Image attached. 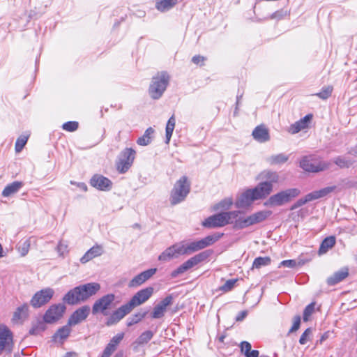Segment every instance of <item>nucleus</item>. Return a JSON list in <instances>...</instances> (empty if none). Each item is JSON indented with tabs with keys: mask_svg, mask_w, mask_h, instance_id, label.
<instances>
[{
	"mask_svg": "<svg viewBox=\"0 0 357 357\" xmlns=\"http://www.w3.org/2000/svg\"><path fill=\"white\" fill-rule=\"evenodd\" d=\"M100 289V285L96 282L79 285L70 290L63 298V302L69 305L84 302L95 295Z\"/></svg>",
	"mask_w": 357,
	"mask_h": 357,
	"instance_id": "f257e3e1",
	"label": "nucleus"
},
{
	"mask_svg": "<svg viewBox=\"0 0 357 357\" xmlns=\"http://www.w3.org/2000/svg\"><path fill=\"white\" fill-rule=\"evenodd\" d=\"M240 213V211L219 213L205 219L202 225L206 228L222 227L232 222Z\"/></svg>",
	"mask_w": 357,
	"mask_h": 357,
	"instance_id": "f03ea898",
	"label": "nucleus"
},
{
	"mask_svg": "<svg viewBox=\"0 0 357 357\" xmlns=\"http://www.w3.org/2000/svg\"><path fill=\"white\" fill-rule=\"evenodd\" d=\"M271 215V211H260L248 216H238L234 222V228L236 229H245L263 222Z\"/></svg>",
	"mask_w": 357,
	"mask_h": 357,
	"instance_id": "7ed1b4c3",
	"label": "nucleus"
},
{
	"mask_svg": "<svg viewBox=\"0 0 357 357\" xmlns=\"http://www.w3.org/2000/svg\"><path fill=\"white\" fill-rule=\"evenodd\" d=\"M190 190V183L187 176H183L174 184L171 191L170 202L172 205H176L183 202Z\"/></svg>",
	"mask_w": 357,
	"mask_h": 357,
	"instance_id": "20e7f679",
	"label": "nucleus"
},
{
	"mask_svg": "<svg viewBox=\"0 0 357 357\" xmlns=\"http://www.w3.org/2000/svg\"><path fill=\"white\" fill-rule=\"evenodd\" d=\"M169 76L166 72H161L153 77L149 86V92L153 99L160 98L169 84Z\"/></svg>",
	"mask_w": 357,
	"mask_h": 357,
	"instance_id": "39448f33",
	"label": "nucleus"
},
{
	"mask_svg": "<svg viewBox=\"0 0 357 357\" xmlns=\"http://www.w3.org/2000/svg\"><path fill=\"white\" fill-rule=\"evenodd\" d=\"M299 194L300 190L297 188L287 189L271 196L264 205L266 206H282L290 202Z\"/></svg>",
	"mask_w": 357,
	"mask_h": 357,
	"instance_id": "423d86ee",
	"label": "nucleus"
},
{
	"mask_svg": "<svg viewBox=\"0 0 357 357\" xmlns=\"http://www.w3.org/2000/svg\"><path fill=\"white\" fill-rule=\"evenodd\" d=\"M300 167L306 172H319L328 169L330 163L310 155L303 158L300 162Z\"/></svg>",
	"mask_w": 357,
	"mask_h": 357,
	"instance_id": "0eeeda50",
	"label": "nucleus"
},
{
	"mask_svg": "<svg viewBox=\"0 0 357 357\" xmlns=\"http://www.w3.org/2000/svg\"><path fill=\"white\" fill-rule=\"evenodd\" d=\"M136 152L131 148H126L121 152L116 162V169L121 174H124L132 165Z\"/></svg>",
	"mask_w": 357,
	"mask_h": 357,
	"instance_id": "6e6552de",
	"label": "nucleus"
},
{
	"mask_svg": "<svg viewBox=\"0 0 357 357\" xmlns=\"http://www.w3.org/2000/svg\"><path fill=\"white\" fill-rule=\"evenodd\" d=\"M207 256L208 255L205 252H202L190 258L171 273L172 278H174L183 274L206 259Z\"/></svg>",
	"mask_w": 357,
	"mask_h": 357,
	"instance_id": "1a4fd4ad",
	"label": "nucleus"
},
{
	"mask_svg": "<svg viewBox=\"0 0 357 357\" xmlns=\"http://www.w3.org/2000/svg\"><path fill=\"white\" fill-rule=\"evenodd\" d=\"M54 291L53 289L47 287L41 289L32 296L30 304L34 308H39L47 303L53 297Z\"/></svg>",
	"mask_w": 357,
	"mask_h": 357,
	"instance_id": "9d476101",
	"label": "nucleus"
},
{
	"mask_svg": "<svg viewBox=\"0 0 357 357\" xmlns=\"http://www.w3.org/2000/svg\"><path fill=\"white\" fill-rule=\"evenodd\" d=\"M66 309V306L61 303L51 305L44 314L45 322L47 324L56 322L63 317Z\"/></svg>",
	"mask_w": 357,
	"mask_h": 357,
	"instance_id": "9b49d317",
	"label": "nucleus"
},
{
	"mask_svg": "<svg viewBox=\"0 0 357 357\" xmlns=\"http://www.w3.org/2000/svg\"><path fill=\"white\" fill-rule=\"evenodd\" d=\"M153 291L154 289L151 287L141 289L140 291H137L127 303L132 310L135 307L139 306L147 301L153 295Z\"/></svg>",
	"mask_w": 357,
	"mask_h": 357,
	"instance_id": "f8f14e48",
	"label": "nucleus"
},
{
	"mask_svg": "<svg viewBox=\"0 0 357 357\" xmlns=\"http://www.w3.org/2000/svg\"><path fill=\"white\" fill-rule=\"evenodd\" d=\"M115 299V296L113 294H109L103 296L98 300H97L92 307L93 314H97L98 312L102 313L104 315H107V310L110 308L111 305Z\"/></svg>",
	"mask_w": 357,
	"mask_h": 357,
	"instance_id": "ddd939ff",
	"label": "nucleus"
},
{
	"mask_svg": "<svg viewBox=\"0 0 357 357\" xmlns=\"http://www.w3.org/2000/svg\"><path fill=\"white\" fill-rule=\"evenodd\" d=\"M13 349V334L5 325H0V354L3 351L10 352Z\"/></svg>",
	"mask_w": 357,
	"mask_h": 357,
	"instance_id": "4468645a",
	"label": "nucleus"
},
{
	"mask_svg": "<svg viewBox=\"0 0 357 357\" xmlns=\"http://www.w3.org/2000/svg\"><path fill=\"white\" fill-rule=\"evenodd\" d=\"M173 303V296L168 295L163 298L158 304H157L151 313V317L153 319L162 318L167 310V307L171 305Z\"/></svg>",
	"mask_w": 357,
	"mask_h": 357,
	"instance_id": "2eb2a0df",
	"label": "nucleus"
},
{
	"mask_svg": "<svg viewBox=\"0 0 357 357\" xmlns=\"http://www.w3.org/2000/svg\"><path fill=\"white\" fill-rule=\"evenodd\" d=\"M183 255L182 249L180 243H175L173 245L167 248L163 251L158 257L160 261H168L174 258H177L178 256Z\"/></svg>",
	"mask_w": 357,
	"mask_h": 357,
	"instance_id": "dca6fc26",
	"label": "nucleus"
},
{
	"mask_svg": "<svg viewBox=\"0 0 357 357\" xmlns=\"http://www.w3.org/2000/svg\"><path fill=\"white\" fill-rule=\"evenodd\" d=\"M312 118L313 115L312 114H307L303 118L298 121H296L294 123L288 127L287 131L290 134L294 135L305 128H307Z\"/></svg>",
	"mask_w": 357,
	"mask_h": 357,
	"instance_id": "f3484780",
	"label": "nucleus"
},
{
	"mask_svg": "<svg viewBox=\"0 0 357 357\" xmlns=\"http://www.w3.org/2000/svg\"><path fill=\"white\" fill-rule=\"evenodd\" d=\"M131 311L132 309L129 307L128 303L123 305L111 314V316L107 319L106 324L107 326H112L118 323Z\"/></svg>",
	"mask_w": 357,
	"mask_h": 357,
	"instance_id": "a211bd4d",
	"label": "nucleus"
},
{
	"mask_svg": "<svg viewBox=\"0 0 357 357\" xmlns=\"http://www.w3.org/2000/svg\"><path fill=\"white\" fill-rule=\"evenodd\" d=\"M90 312V307L84 305L75 310L68 319V325L75 326L85 320Z\"/></svg>",
	"mask_w": 357,
	"mask_h": 357,
	"instance_id": "6ab92c4d",
	"label": "nucleus"
},
{
	"mask_svg": "<svg viewBox=\"0 0 357 357\" xmlns=\"http://www.w3.org/2000/svg\"><path fill=\"white\" fill-rule=\"evenodd\" d=\"M273 190V184L269 182L259 183L255 188L251 189L256 200L267 197Z\"/></svg>",
	"mask_w": 357,
	"mask_h": 357,
	"instance_id": "aec40b11",
	"label": "nucleus"
},
{
	"mask_svg": "<svg viewBox=\"0 0 357 357\" xmlns=\"http://www.w3.org/2000/svg\"><path fill=\"white\" fill-rule=\"evenodd\" d=\"M90 183L93 187L102 191L109 190L112 184L109 178L98 174L94 175L91 178Z\"/></svg>",
	"mask_w": 357,
	"mask_h": 357,
	"instance_id": "412c9836",
	"label": "nucleus"
},
{
	"mask_svg": "<svg viewBox=\"0 0 357 357\" xmlns=\"http://www.w3.org/2000/svg\"><path fill=\"white\" fill-rule=\"evenodd\" d=\"M156 268H151L142 272L130 281L129 287H137L140 286L149 278H151L156 273Z\"/></svg>",
	"mask_w": 357,
	"mask_h": 357,
	"instance_id": "4be33fe9",
	"label": "nucleus"
},
{
	"mask_svg": "<svg viewBox=\"0 0 357 357\" xmlns=\"http://www.w3.org/2000/svg\"><path fill=\"white\" fill-rule=\"evenodd\" d=\"M256 199L251 190L248 189L243 192L236 199L235 205L237 208H248L252 205Z\"/></svg>",
	"mask_w": 357,
	"mask_h": 357,
	"instance_id": "5701e85b",
	"label": "nucleus"
},
{
	"mask_svg": "<svg viewBox=\"0 0 357 357\" xmlns=\"http://www.w3.org/2000/svg\"><path fill=\"white\" fill-rule=\"evenodd\" d=\"M123 333H119L114 336L105 347L100 357H110L111 355L116 351L118 344L123 340Z\"/></svg>",
	"mask_w": 357,
	"mask_h": 357,
	"instance_id": "b1692460",
	"label": "nucleus"
},
{
	"mask_svg": "<svg viewBox=\"0 0 357 357\" xmlns=\"http://www.w3.org/2000/svg\"><path fill=\"white\" fill-rule=\"evenodd\" d=\"M252 135L256 141L260 143L268 142L270 139L268 130L264 125L257 126L252 131Z\"/></svg>",
	"mask_w": 357,
	"mask_h": 357,
	"instance_id": "393cba45",
	"label": "nucleus"
},
{
	"mask_svg": "<svg viewBox=\"0 0 357 357\" xmlns=\"http://www.w3.org/2000/svg\"><path fill=\"white\" fill-rule=\"evenodd\" d=\"M29 305L24 303L18 307L13 316V321L17 324H22L29 317Z\"/></svg>",
	"mask_w": 357,
	"mask_h": 357,
	"instance_id": "a878e982",
	"label": "nucleus"
},
{
	"mask_svg": "<svg viewBox=\"0 0 357 357\" xmlns=\"http://www.w3.org/2000/svg\"><path fill=\"white\" fill-rule=\"evenodd\" d=\"M340 189H337L336 185L327 186L319 190L310 192L312 200L324 198L328 196L331 193H338Z\"/></svg>",
	"mask_w": 357,
	"mask_h": 357,
	"instance_id": "bb28decb",
	"label": "nucleus"
},
{
	"mask_svg": "<svg viewBox=\"0 0 357 357\" xmlns=\"http://www.w3.org/2000/svg\"><path fill=\"white\" fill-rule=\"evenodd\" d=\"M103 248L101 245H96L90 248L84 255L80 259L82 264H85L96 257L102 255Z\"/></svg>",
	"mask_w": 357,
	"mask_h": 357,
	"instance_id": "cd10ccee",
	"label": "nucleus"
},
{
	"mask_svg": "<svg viewBox=\"0 0 357 357\" xmlns=\"http://www.w3.org/2000/svg\"><path fill=\"white\" fill-rule=\"evenodd\" d=\"M180 244L181 248L182 249L183 255H190L192 252L204 249L201 240L197 241H193L189 243L180 242Z\"/></svg>",
	"mask_w": 357,
	"mask_h": 357,
	"instance_id": "c85d7f7f",
	"label": "nucleus"
},
{
	"mask_svg": "<svg viewBox=\"0 0 357 357\" xmlns=\"http://www.w3.org/2000/svg\"><path fill=\"white\" fill-rule=\"evenodd\" d=\"M349 275V269L343 268L335 272L332 276L328 278L327 284L333 286L344 280Z\"/></svg>",
	"mask_w": 357,
	"mask_h": 357,
	"instance_id": "c756f323",
	"label": "nucleus"
},
{
	"mask_svg": "<svg viewBox=\"0 0 357 357\" xmlns=\"http://www.w3.org/2000/svg\"><path fill=\"white\" fill-rule=\"evenodd\" d=\"M22 186V182L14 181L5 187L2 192V196L4 197H10V195L17 192Z\"/></svg>",
	"mask_w": 357,
	"mask_h": 357,
	"instance_id": "7c9ffc66",
	"label": "nucleus"
},
{
	"mask_svg": "<svg viewBox=\"0 0 357 357\" xmlns=\"http://www.w3.org/2000/svg\"><path fill=\"white\" fill-rule=\"evenodd\" d=\"M154 132V129L151 127H149L146 130L143 136L138 138L137 143L140 146L149 145L151 142Z\"/></svg>",
	"mask_w": 357,
	"mask_h": 357,
	"instance_id": "2f4dec72",
	"label": "nucleus"
},
{
	"mask_svg": "<svg viewBox=\"0 0 357 357\" xmlns=\"http://www.w3.org/2000/svg\"><path fill=\"white\" fill-rule=\"evenodd\" d=\"M177 0H157L155 8L160 12H165L173 8Z\"/></svg>",
	"mask_w": 357,
	"mask_h": 357,
	"instance_id": "473e14b6",
	"label": "nucleus"
},
{
	"mask_svg": "<svg viewBox=\"0 0 357 357\" xmlns=\"http://www.w3.org/2000/svg\"><path fill=\"white\" fill-rule=\"evenodd\" d=\"M335 244V236H328L326 238L322 243H321L319 254L323 255L326 253L329 249L332 248Z\"/></svg>",
	"mask_w": 357,
	"mask_h": 357,
	"instance_id": "72a5a7b5",
	"label": "nucleus"
},
{
	"mask_svg": "<svg viewBox=\"0 0 357 357\" xmlns=\"http://www.w3.org/2000/svg\"><path fill=\"white\" fill-rule=\"evenodd\" d=\"M223 236L222 233H215L212 235H208L206 237L201 239L203 248H205L216 241H218Z\"/></svg>",
	"mask_w": 357,
	"mask_h": 357,
	"instance_id": "f704fd0d",
	"label": "nucleus"
},
{
	"mask_svg": "<svg viewBox=\"0 0 357 357\" xmlns=\"http://www.w3.org/2000/svg\"><path fill=\"white\" fill-rule=\"evenodd\" d=\"M289 159V156L284 154V153H280L277 155H273L270 156L267 161L271 165H280L286 162Z\"/></svg>",
	"mask_w": 357,
	"mask_h": 357,
	"instance_id": "c9c22d12",
	"label": "nucleus"
},
{
	"mask_svg": "<svg viewBox=\"0 0 357 357\" xmlns=\"http://www.w3.org/2000/svg\"><path fill=\"white\" fill-rule=\"evenodd\" d=\"M72 325H68V324L61 328H59L57 332L54 334V338L55 340L59 339L60 340H63L67 338L71 331L70 326Z\"/></svg>",
	"mask_w": 357,
	"mask_h": 357,
	"instance_id": "e433bc0d",
	"label": "nucleus"
},
{
	"mask_svg": "<svg viewBox=\"0 0 357 357\" xmlns=\"http://www.w3.org/2000/svg\"><path fill=\"white\" fill-rule=\"evenodd\" d=\"M153 336V333L151 331H146L138 337L134 344L137 346L145 344L152 339Z\"/></svg>",
	"mask_w": 357,
	"mask_h": 357,
	"instance_id": "4c0bfd02",
	"label": "nucleus"
},
{
	"mask_svg": "<svg viewBox=\"0 0 357 357\" xmlns=\"http://www.w3.org/2000/svg\"><path fill=\"white\" fill-rule=\"evenodd\" d=\"M176 120L174 116H172L167 123L166 126V143L169 144L170 139L172 137L174 127H175Z\"/></svg>",
	"mask_w": 357,
	"mask_h": 357,
	"instance_id": "58836bf2",
	"label": "nucleus"
},
{
	"mask_svg": "<svg viewBox=\"0 0 357 357\" xmlns=\"http://www.w3.org/2000/svg\"><path fill=\"white\" fill-rule=\"evenodd\" d=\"M147 312H139L127 319V326H131L142 321L146 315Z\"/></svg>",
	"mask_w": 357,
	"mask_h": 357,
	"instance_id": "ea45409f",
	"label": "nucleus"
},
{
	"mask_svg": "<svg viewBox=\"0 0 357 357\" xmlns=\"http://www.w3.org/2000/svg\"><path fill=\"white\" fill-rule=\"evenodd\" d=\"M333 162L340 168H347L352 165V161L344 156H338L333 159Z\"/></svg>",
	"mask_w": 357,
	"mask_h": 357,
	"instance_id": "a19ab883",
	"label": "nucleus"
},
{
	"mask_svg": "<svg viewBox=\"0 0 357 357\" xmlns=\"http://www.w3.org/2000/svg\"><path fill=\"white\" fill-rule=\"evenodd\" d=\"M29 135H23L20 136L15 142V152L20 153L23 149L24 146L27 142V140L29 139Z\"/></svg>",
	"mask_w": 357,
	"mask_h": 357,
	"instance_id": "79ce46f5",
	"label": "nucleus"
},
{
	"mask_svg": "<svg viewBox=\"0 0 357 357\" xmlns=\"http://www.w3.org/2000/svg\"><path fill=\"white\" fill-rule=\"evenodd\" d=\"M271 263V259L268 257H257L253 262L252 268H260L261 266H265Z\"/></svg>",
	"mask_w": 357,
	"mask_h": 357,
	"instance_id": "37998d69",
	"label": "nucleus"
},
{
	"mask_svg": "<svg viewBox=\"0 0 357 357\" xmlns=\"http://www.w3.org/2000/svg\"><path fill=\"white\" fill-rule=\"evenodd\" d=\"M311 201H313L312 198L310 195V193H308L304 197H302L297 200L296 202L291 206V210H294Z\"/></svg>",
	"mask_w": 357,
	"mask_h": 357,
	"instance_id": "c03bdc74",
	"label": "nucleus"
},
{
	"mask_svg": "<svg viewBox=\"0 0 357 357\" xmlns=\"http://www.w3.org/2000/svg\"><path fill=\"white\" fill-rule=\"evenodd\" d=\"M333 86H326L323 87L321 91L319 93H316L315 95L320 98L321 99L326 100L331 96Z\"/></svg>",
	"mask_w": 357,
	"mask_h": 357,
	"instance_id": "a18cd8bd",
	"label": "nucleus"
},
{
	"mask_svg": "<svg viewBox=\"0 0 357 357\" xmlns=\"http://www.w3.org/2000/svg\"><path fill=\"white\" fill-rule=\"evenodd\" d=\"M30 248V241L29 239H26L25 241L20 242L18 246V250L21 255V256L24 257L29 250Z\"/></svg>",
	"mask_w": 357,
	"mask_h": 357,
	"instance_id": "49530a36",
	"label": "nucleus"
},
{
	"mask_svg": "<svg viewBox=\"0 0 357 357\" xmlns=\"http://www.w3.org/2000/svg\"><path fill=\"white\" fill-rule=\"evenodd\" d=\"M236 282H237V280H236V279L228 280L220 288V289L221 291H225V292L229 291L231 290L234 288V285H235Z\"/></svg>",
	"mask_w": 357,
	"mask_h": 357,
	"instance_id": "de8ad7c7",
	"label": "nucleus"
},
{
	"mask_svg": "<svg viewBox=\"0 0 357 357\" xmlns=\"http://www.w3.org/2000/svg\"><path fill=\"white\" fill-rule=\"evenodd\" d=\"M233 202L231 199H226L218 203L214 208L215 210H218L220 208L222 209H229L230 206L232 205Z\"/></svg>",
	"mask_w": 357,
	"mask_h": 357,
	"instance_id": "09e8293b",
	"label": "nucleus"
},
{
	"mask_svg": "<svg viewBox=\"0 0 357 357\" xmlns=\"http://www.w3.org/2000/svg\"><path fill=\"white\" fill-rule=\"evenodd\" d=\"M62 128L66 131L73 132L78 128V123L77 121H68L63 123Z\"/></svg>",
	"mask_w": 357,
	"mask_h": 357,
	"instance_id": "8fccbe9b",
	"label": "nucleus"
},
{
	"mask_svg": "<svg viewBox=\"0 0 357 357\" xmlns=\"http://www.w3.org/2000/svg\"><path fill=\"white\" fill-rule=\"evenodd\" d=\"M264 177L268 180V182L271 183H277L279 180V176L276 172H264Z\"/></svg>",
	"mask_w": 357,
	"mask_h": 357,
	"instance_id": "3c124183",
	"label": "nucleus"
},
{
	"mask_svg": "<svg viewBox=\"0 0 357 357\" xmlns=\"http://www.w3.org/2000/svg\"><path fill=\"white\" fill-rule=\"evenodd\" d=\"M311 335L312 329L310 328H307L301 335L299 340V343L301 344H305L310 340V337Z\"/></svg>",
	"mask_w": 357,
	"mask_h": 357,
	"instance_id": "603ef678",
	"label": "nucleus"
},
{
	"mask_svg": "<svg viewBox=\"0 0 357 357\" xmlns=\"http://www.w3.org/2000/svg\"><path fill=\"white\" fill-rule=\"evenodd\" d=\"M314 310V303H312L306 306L303 312V320L307 321L309 317L313 313Z\"/></svg>",
	"mask_w": 357,
	"mask_h": 357,
	"instance_id": "864d4df0",
	"label": "nucleus"
},
{
	"mask_svg": "<svg viewBox=\"0 0 357 357\" xmlns=\"http://www.w3.org/2000/svg\"><path fill=\"white\" fill-rule=\"evenodd\" d=\"M301 325V317L299 315H296L293 319V325L290 328L289 333H294L296 331Z\"/></svg>",
	"mask_w": 357,
	"mask_h": 357,
	"instance_id": "5fc2aeb1",
	"label": "nucleus"
},
{
	"mask_svg": "<svg viewBox=\"0 0 357 357\" xmlns=\"http://www.w3.org/2000/svg\"><path fill=\"white\" fill-rule=\"evenodd\" d=\"M56 250L59 255L62 256L68 252V245L62 241H59Z\"/></svg>",
	"mask_w": 357,
	"mask_h": 357,
	"instance_id": "6e6d98bb",
	"label": "nucleus"
},
{
	"mask_svg": "<svg viewBox=\"0 0 357 357\" xmlns=\"http://www.w3.org/2000/svg\"><path fill=\"white\" fill-rule=\"evenodd\" d=\"M241 351L244 355H247L251 351V344L248 342L243 341L241 343Z\"/></svg>",
	"mask_w": 357,
	"mask_h": 357,
	"instance_id": "4d7b16f0",
	"label": "nucleus"
},
{
	"mask_svg": "<svg viewBox=\"0 0 357 357\" xmlns=\"http://www.w3.org/2000/svg\"><path fill=\"white\" fill-rule=\"evenodd\" d=\"M280 266L289 268H294L296 266V262L295 260L292 259L284 260L280 263Z\"/></svg>",
	"mask_w": 357,
	"mask_h": 357,
	"instance_id": "13d9d810",
	"label": "nucleus"
},
{
	"mask_svg": "<svg viewBox=\"0 0 357 357\" xmlns=\"http://www.w3.org/2000/svg\"><path fill=\"white\" fill-rule=\"evenodd\" d=\"M204 58L202 56H195L192 59V61L195 64H201L204 62Z\"/></svg>",
	"mask_w": 357,
	"mask_h": 357,
	"instance_id": "bf43d9fd",
	"label": "nucleus"
},
{
	"mask_svg": "<svg viewBox=\"0 0 357 357\" xmlns=\"http://www.w3.org/2000/svg\"><path fill=\"white\" fill-rule=\"evenodd\" d=\"M247 314H248L247 311H241V312H240L238 313V314L236 317V321H241L242 320H243L245 318Z\"/></svg>",
	"mask_w": 357,
	"mask_h": 357,
	"instance_id": "052dcab7",
	"label": "nucleus"
},
{
	"mask_svg": "<svg viewBox=\"0 0 357 357\" xmlns=\"http://www.w3.org/2000/svg\"><path fill=\"white\" fill-rule=\"evenodd\" d=\"M259 354L257 350H251L245 355V357H259Z\"/></svg>",
	"mask_w": 357,
	"mask_h": 357,
	"instance_id": "680f3d73",
	"label": "nucleus"
},
{
	"mask_svg": "<svg viewBox=\"0 0 357 357\" xmlns=\"http://www.w3.org/2000/svg\"><path fill=\"white\" fill-rule=\"evenodd\" d=\"M64 357H77V355L75 352H68Z\"/></svg>",
	"mask_w": 357,
	"mask_h": 357,
	"instance_id": "e2e57ef3",
	"label": "nucleus"
},
{
	"mask_svg": "<svg viewBox=\"0 0 357 357\" xmlns=\"http://www.w3.org/2000/svg\"><path fill=\"white\" fill-rule=\"evenodd\" d=\"M38 333V328H33L29 331V334L31 335H36Z\"/></svg>",
	"mask_w": 357,
	"mask_h": 357,
	"instance_id": "0e129e2a",
	"label": "nucleus"
},
{
	"mask_svg": "<svg viewBox=\"0 0 357 357\" xmlns=\"http://www.w3.org/2000/svg\"><path fill=\"white\" fill-rule=\"evenodd\" d=\"M327 337H328V335H327V333H324V334L322 335V337H321V340H320L321 342H322L323 341H324Z\"/></svg>",
	"mask_w": 357,
	"mask_h": 357,
	"instance_id": "69168bd1",
	"label": "nucleus"
},
{
	"mask_svg": "<svg viewBox=\"0 0 357 357\" xmlns=\"http://www.w3.org/2000/svg\"><path fill=\"white\" fill-rule=\"evenodd\" d=\"M3 257V248L0 244V258Z\"/></svg>",
	"mask_w": 357,
	"mask_h": 357,
	"instance_id": "338daca9",
	"label": "nucleus"
},
{
	"mask_svg": "<svg viewBox=\"0 0 357 357\" xmlns=\"http://www.w3.org/2000/svg\"><path fill=\"white\" fill-rule=\"evenodd\" d=\"M82 189H84V190H87V188L85 185H84V187H82Z\"/></svg>",
	"mask_w": 357,
	"mask_h": 357,
	"instance_id": "774afa93",
	"label": "nucleus"
}]
</instances>
